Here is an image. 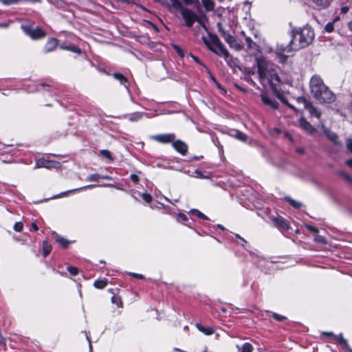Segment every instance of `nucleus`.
Returning a JSON list of instances; mask_svg holds the SVG:
<instances>
[{
  "label": "nucleus",
  "mask_w": 352,
  "mask_h": 352,
  "mask_svg": "<svg viewBox=\"0 0 352 352\" xmlns=\"http://www.w3.org/2000/svg\"><path fill=\"white\" fill-rule=\"evenodd\" d=\"M322 335L332 337L335 340L338 342L344 349L346 350L349 349V346L347 343V341L343 338L342 334L336 336L334 335L332 332H323Z\"/></svg>",
  "instance_id": "10"
},
{
  "label": "nucleus",
  "mask_w": 352,
  "mask_h": 352,
  "mask_svg": "<svg viewBox=\"0 0 352 352\" xmlns=\"http://www.w3.org/2000/svg\"><path fill=\"white\" fill-rule=\"evenodd\" d=\"M245 41H246V43L248 44V47L249 49H256V47H257L256 44L253 42V41L252 40V38L249 36H246L245 37Z\"/></svg>",
  "instance_id": "34"
},
{
  "label": "nucleus",
  "mask_w": 352,
  "mask_h": 352,
  "mask_svg": "<svg viewBox=\"0 0 352 352\" xmlns=\"http://www.w3.org/2000/svg\"><path fill=\"white\" fill-rule=\"evenodd\" d=\"M349 29L352 32V21L348 23Z\"/></svg>",
  "instance_id": "59"
},
{
  "label": "nucleus",
  "mask_w": 352,
  "mask_h": 352,
  "mask_svg": "<svg viewBox=\"0 0 352 352\" xmlns=\"http://www.w3.org/2000/svg\"><path fill=\"white\" fill-rule=\"evenodd\" d=\"M131 275L137 278H143V276L140 274L131 273Z\"/></svg>",
  "instance_id": "51"
},
{
  "label": "nucleus",
  "mask_w": 352,
  "mask_h": 352,
  "mask_svg": "<svg viewBox=\"0 0 352 352\" xmlns=\"http://www.w3.org/2000/svg\"><path fill=\"white\" fill-rule=\"evenodd\" d=\"M100 178H102V179H109V177H108L107 175H100Z\"/></svg>",
  "instance_id": "61"
},
{
  "label": "nucleus",
  "mask_w": 352,
  "mask_h": 352,
  "mask_svg": "<svg viewBox=\"0 0 352 352\" xmlns=\"http://www.w3.org/2000/svg\"><path fill=\"white\" fill-rule=\"evenodd\" d=\"M86 337H87V339L88 342H89V349H90V351H91V350H92V346H91V342H90V340H89V336H88V335H87V334L86 335Z\"/></svg>",
  "instance_id": "56"
},
{
  "label": "nucleus",
  "mask_w": 352,
  "mask_h": 352,
  "mask_svg": "<svg viewBox=\"0 0 352 352\" xmlns=\"http://www.w3.org/2000/svg\"><path fill=\"white\" fill-rule=\"evenodd\" d=\"M32 230L34 231H37L38 230V228L35 223H32Z\"/></svg>",
  "instance_id": "52"
},
{
  "label": "nucleus",
  "mask_w": 352,
  "mask_h": 352,
  "mask_svg": "<svg viewBox=\"0 0 352 352\" xmlns=\"http://www.w3.org/2000/svg\"><path fill=\"white\" fill-rule=\"evenodd\" d=\"M324 133L326 135V137L332 142H333L336 145H340L341 142H340L338 137L336 133L334 132L325 129L324 130Z\"/></svg>",
  "instance_id": "16"
},
{
  "label": "nucleus",
  "mask_w": 352,
  "mask_h": 352,
  "mask_svg": "<svg viewBox=\"0 0 352 352\" xmlns=\"http://www.w3.org/2000/svg\"><path fill=\"white\" fill-rule=\"evenodd\" d=\"M21 29L33 40L41 39L46 36V33L38 27H36L35 29H32L31 26L29 25H22Z\"/></svg>",
  "instance_id": "6"
},
{
  "label": "nucleus",
  "mask_w": 352,
  "mask_h": 352,
  "mask_svg": "<svg viewBox=\"0 0 352 352\" xmlns=\"http://www.w3.org/2000/svg\"><path fill=\"white\" fill-rule=\"evenodd\" d=\"M324 29L327 32H333L334 28H333V22H329L328 23L325 27H324Z\"/></svg>",
  "instance_id": "41"
},
{
  "label": "nucleus",
  "mask_w": 352,
  "mask_h": 352,
  "mask_svg": "<svg viewBox=\"0 0 352 352\" xmlns=\"http://www.w3.org/2000/svg\"><path fill=\"white\" fill-rule=\"evenodd\" d=\"M256 62L261 80H267L277 98H278L283 104L288 105L292 109H294L275 88L276 85L280 82V78L276 70V66L262 56L257 58Z\"/></svg>",
  "instance_id": "1"
},
{
  "label": "nucleus",
  "mask_w": 352,
  "mask_h": 352,
  "mask_svg": "<svg viewBox=\"0 0 352 352\" xmlns=\"http://www.w3.org/2000/svg\"><path fill=\"white\" fill-rule=\"evenodd\" d=\"M290 36L292 39L283 51H296L308 46L313 42L315 34L311 27L306 25L303 27L292 28Z\"/></svg>",
  "instance_id": "3"
},
{
  "label": "nucleus",
  "mask_w": 352,
  "mask_h": 352,
  "mask_svg": "<svg viewBox=\"0 0 352 352\" xmlns=\"http://www.w3.org/2000/svg\"><path fill=\"white\" fill-rule=\"evenodd\" d=\"M171 6L173 8L177 10H182L184 7L182 6L181 2L179 0H170Z\"/></svg>",
  "instance_id": "32"
},
{
  "label": "nucleus",
  "mask_w": 352,
  "mask_h": 352,
  "mask_svg": "<svg viewBox=\"0 0 352 352\" xmlns=\"http://www.w3.org/2000/svg\"><path fill=\"white\" fill-rule=\"evenodd\" d=\"M195 173L196 174V176L199 178H204V179H208L210 178L209 175H204L199 170H195Z\"/></svg>",
  "instance_id": "43"
},
{
  "label": "nucleus",
  "mask_w": 352,
  "mask_h": 352,
  "mask_svg": "<svg viewBox=\"0 0 352 352\" xmlns=\"http://www.w3.org/2000/svg\"><path fill=\"white\" fill-rule=\"evenodd\" d=\"M239 352H252L253 346L251 344L246 342L243 344L241 347L237 346Z\"/></svg>",
  "instance_id": "25"
},
{
  "label": "nucleus",
  "mask_w": 352,
  "mask_h": 352,
  "mask_svg": "<svg viewBox=\"0 0 352 352\" xmlns=\"http://www.w3.org/2000/svg\"><path fill=\"white\" fill-rule=\"evenodd\" d=\"M208 39H207L206 37L201 38L204 44L212 52L217 56H220V53L217 50H215V47L216 45H219L221 47V41L215 34L208 33Z\"/></svg>",
  "instance_id": "7"
},
{
  "label": "nucleus",
  "mask_w": 352,
  "mask_h": 352,
  "mask_svg": "<svg viewBox=\"0 0 352 352\" xmlns=\"http://www.w3.org/2000/svg\"><path fill=\"white\" fill-rule=\"evenodd\" d=\"M306 228L309 231H310L312 233L317 234L318 232V230L312 226L307 225Z\"/></svg>",
  "instance_id": "45"
},
{
  "label": "nucleus",
  "mask_w": 352,
  "mask_h": 352,
  "mask_svg": "<svg viewBox=\"0 0 352 352\" xmlns=\"http://www.w3.org/2000/svg\"><path fill=\"white\" fill-rule=\"evenodd\" d=\"M131 179L134 183H137L139 180L138 177L136 175H131Z\"/></svg>",
  "instance_id": "49"
},
{
  "label": "nucleus",
  "mask_w": 352,
  "mask_h": 352,
  "mask_svg": "<svg viewBox=\"0 0 352 352\" xmlns=\"http://www.w3.org/2000/svg\"><path fill=\"white\" fill-rule=\"evenodd\" d=\"M57 241L65 248H67L69 244V242L63 238L57 239Z\"/></svg>",
  "instance_id": "39"
},
{
  "label": "nucleus",
  "mask_w": 352,
  "mask_h": 352,
  "mask_svg": "<svg viewBox=\"0 0 352 352\" xmlns=\"http://www.w3.org/2000/svg\"><path fill=\"white\" fill-rule=\"evenodd\" d=\"M300 126L309 133L315 132L316 129L314 127L308 122L305 118H302L299 120Z\"/></svg>",
  "instance_id": "19"
},
{
  "label": "nucleus",
  "mask_w": 352,
  "mask_h": 352,
  "mask_svg": "<svg viewBox=\"0 0 352 352\" xmlns=\"http://www.w3.org/2000/svg\"><path fill=\"white\" fill-rule=\"evenodd\" d=\"M192 58L195 61H196L198 64L202 65L201 63L199 61V58L195 56H192Z\"/></svg>",
  "instance_id": "54"
},
{
  "label": "nucleus",
  "mask_w": 352,
  "mask_h": 352,
  "mask_svg": "<svg viewBox=\"0 0 352 352\" xmlns=\"http://www.w3.org/2000/svg\"><path fill=\"white\" fill-rule=\"evenodd\" d=\"M144 114L142 112H135V113H131L129 116V120L131 122H135V121H138V120L142 119V118L144 116Z\"/></svg>",
  "instance_id": "24"
},
{
  "label": "nucleus",
  "mask_w": 352,
  "mask_h": 352,
  "mask_svg": "<svg viewBox=\"0 0 352 352\" xmlns=\"http://www.w3.org/2000/svg\"><path fill=\"white\" fill-rule=\"evenodd\" d=\"M94 285L98 289H103L107 285V281L98 280L94 282Z\"/></svg>",
  "instance_id": "31"
},
{
  "label": "nucleus",
  "mask_w": 352,
  "mask_h": 352,
  "mask_svg": "<svg viewBox=\"0 0 352 352\" xmlns=\"http://www.w3.org/2000/svg\"><path fill=\"white\" fill-rule=\"evenodd\" d=\"M59 164L56 162L48 161L45 160H39L36 163V168H58Z\"/></svg>",
  "instance_id": "12"
},
{
  "label": "nucleus",
  "mask_w": 352,
  "mask_h": 352,
  "mask_svg": "<svg viewBox=\"0 0 352 352\" xmlns=\"http://www.w3.org/2000/svg\"><path fill=\"white\" fill-rule=\"evenodd\" d=\"M111 301L113 303L117 305L118 307H121L122 306V300L120 297L112 296Z\"/></svg>",
  "instance_id": "35"
},
{
  "label": "nucleus",
  "mask_w": 352,
  "mask_h": 352,
  "mask_svg": "<svg viewBox=\"0 0 352 352\" xmlns=\"http://www.w3.org/2000/svg\"><path fill=\"white\" fill-rule=\"evenodd\" d=\"M186 4H192L193 3L192 0H184Z\"/></svg>",
  "instance_id": "57"
},
{
  "label": "nucleus",
  "mask_w": 352,
  "mask_h": 352,
  "mask_svg": "<svg viewBox=\"0 0 352 352\" xmlns=\"http://www.w3.org/2000/svg\"><path fill=\"white\" fill-rule=\"evenodd\" d=\"M20 0H0V2L4 5L9 6L12 4L16 3Z\"/></svg>",
  "instance_id": "37"
},
{
  "label": "nucleus",
  "mask_w": 352,
  "mask_h": 352,
  "mask_svg": "<svg viewBox=\"0 0 352 352\" xmlns=\"http://www.w3.org/2000/svg\"><path fill=\"white\" fill-rule=\"evenodd\" d=\"M113 76L116 79L120 81V84L123 85L126 88L128 87L127 79L122 74L115 73Z\"/></svg>",
  "instance_id": "23"
},
{
  "label": "nucleus",
  "mask_w": 352,
  "mask_h": 352,
  "mask_svg": "<svg viewBox=\"0 0 352 352\" xmlns=\"http://www.w3.org/2000/svg\"><path fill=\"white\" fill-rule=\"evenodd\" d=\"M195 327L197 328L199 331H200L205 335L209 336L214 333V329L212 327H204L199 323H196Z\"/></svg>",
  "instance_id": "21"
},
{
  "label": "nucleus",
  "mask_w": 352,
  "mask_h": 352,
  "mask_svg": "<svg viewBox=\"0 0 352 352\" xmlns=\"http://www.w3.org/2000/svg\"><path fill=\"white\" fill-rule=\"evenodd\" d=\"M63 48L65 49V50L73 52L76 53V54H80L81 52L80 49L79 47H78L77 46L74 45H68V46L63 47Z\"/></svg>",
  "instance_id": "30"
},
{
  "label": "nucleus",
  "mask_w": 352,
  "mask_h": 352,
  "mask_svg": "<svg viewBox=\"0 0 352 352\" xmlns=\"http://www.w3.org/2000/svg\"><path fill=\"white\" fill-rule=\"evenodd\" d=\"M173 146L176 151H177L179 153L183 155H184L186 153L188 148L187 145L180 140L173 142Z\"/></svg>",
  "instance_id": "17"
},
{
  "label": "nucleus",
  "mask_w": 352,
  "mask_h": 352,
  "mask_svg": "<svg viewBox=\"0 0 352 352\" xmlns=\"http://www.w3.org/2000/svg\"><path fill=\"white\" fill-rule=\"evenodd\" d=\"M217 26L221 36L225 39L230 34L223 28L221 22H218Z\"/></svg>",
  "instance_id": "27"
},
{
  "label": "nucleus",
  "mask_w": 352,
  "mask_h": 352,
  "mask_svg": "<svg viewBox=\"0 0 352 352\" xmlns=\"http://www.w3.org/2000/svg\"><path fill=\"white\" fill-rule=\"evenodd\" d=\"M58 45V41L56 38H50L48 39L47 43L45 44L43 51L45 53L50 52L54 51Z\"/></svg>",
  "instance_id": "14"
},
{
  "label": "nucleus",
  "mask_w": 352,
  "mask_h": 352,
  "mask_svg": "<svg viewBox=\"0 0 352 352\" xmlns=\"http://www.w3.org/2000/svg\"><path fill=\"white\" fill-rule=\"evenodd\" d=\"M234 137L236 138H237L238 140H241L243 142H245L247 140L246 135L241 131H236V133L234 134Z\"/></svg>",
  "instance_id": "33"
},
{
  "label": "nucleus",
  "mask_w": 352,
  "mask_h": 352,
  "mask_svg": "<svg viewBox=\"0 0 352 352\" xmlns=\"http://www.w3.org/2000/svg\"><path fill=\"white\" fill-rule=\"evenodd\" d=\"M349 10V8L348 6H342L340 9V12L342 14H346Z\"/></svg>",
  "instance_id": "47"
},
{
  "label": "nucleus",
  "mask_w": 352,
  "mask_h": 352,
  "mask_svg": "<svg viewBox=\"0 0 352 352\" xmlns=\"http://www.w3.org/2000/svg\"><path fill=\"white\" fill-rule=\"evenodd\" d=\"M347 148L352 152V140H349L346 144Z\"/></svg>",
  "instance_id": "48"
},
{
  "label": "nucleus",
  "mask_w": 352,
  "mask_h": 352,
  "mask_svg": "<svg viewBox=\"0 0 352 352\" xmlns=\"http://www.w3.org/2000/svg\"><path fill=\"white\" fill-rule=\"evenodd\" d=\"M52 251V246L47 241L43 243V254L44 257H46Z\"/></svg>",
  "instance_id": "26"
},
{
  "label": "nucleus",
  "mask_w": 352,
  "mask_h": 352,
  "mask_svg": "<svg viewBox=\"0 0 352 352\" xmlns=\"http://www.w3.org/2000/svg\"><path fill=\"white\" fill-rule=\"evenodd\" d=\"M190 213L193 215H195L197 217H198L199 218L201 219H204V220H208V217L207 216H206L204 214H203L202 212H201L199 210H197V209H192L190 210Z\"/></svg>",
  "instance_id": "28"
},
{
  "label": "nucleus",
  "mask_w": 352,
  "mask_h": 352,
  "mask_svg": "<svg viewBox=\"0 0 352 352\" xmlns=\"http://www.w3.org/2000/svg\"><path fill=\"white\" fill-rule=\"evenodd\" d=\"M142 197L147 203H150L152 200V197L148 193H143Z\"/></svg>",
  "instance_id": "42"
},
{
  "label": "nucleus",
  "mask_w": 352,
  "mask_h": 352,
  "mask_svg": "<svg viewBox=\"0 0 352 352\" xmlns=\"http://www.w3.org/2000/svg\"><path fill=\"white\" fill-rule=\"evenodd\" d=\"M100 155L107 159H111V152L108 150L100 151Z\"/></svg>",
  "instance_id": "38"
},
{
  "label": "nucleus",
  "mask_w": 352,
  "mask_h": 352,
  "mask_svg": "<svg viewBox=\"0 0 352 352\" xmlns=\"http://www.w3.org/2000/svg\"><path fill=\"white\" fill-rule=\"evenodd\" d=\"M201 3L206 11H212L214 8V3L212 0H201Z\"/></svg>",
  "instance_id": "22"
},
{
  "label": "nucleus",
  "mask_w": 352,
  "mask_h": 352,
  "mask_svg": "<svg viewBox=\"0 0 352 352\" xmlns=\"http://www.w3.org/2000/svg\"><path fill=\"white\" fill-rule=\"evenodd\" d=\"M272 219L276 226L285 230H288L289 229V225L283 217H273Z\"/></svg>",
  "instance_id": "15"
},
{
  "label": "nucleus",
  "mask_w": 352,
  "mask_h": 352,
  "mask_svg": "<svg viewBox=\"0 0 352 352\" xmlns=\"http://www.w3.org/2000/svg\"><path fill=\"white\" fill-rule=\"evenodd\" d=\"M310 91L320 103L330 104L336 100L335 94L324 84L321 78L314 76L310 80Z\"/></svg>",
  "instance_id": "4"
},
{
  "label": "nucleus",
  "mask_w": 352,
  "mask_h": 352,
  "mask_svg": "<svg viewBox=\"0 0 352 352\" xmlns=\"http://www.w3.org/2000/svg\"><path fill=\"white\" fill-rule=\"evenodd\" d=\"M175 135L173 133H166L162 135H157L153 137V138L160 143H168L173 142L175 140Z\"/></svg>",
  "instance_id": "11"
},
{
  "label": "nucleus",
  "mask_w": 352,
  "mask_h": 352,
  "mask_svg": "<svg viewBox=\"0 0 352 352\" xmlns=\"http://www.w3.org/2000/svg\"><path fill=\"white\" fill-rule=\"evenodd\" d=\"M100 175L98 174H92L88 177L87 179L89 181H96L100 178Z\"/></svg>",
  "instance_id": "44"
},
{
  "label": "nucleus",
  "mask_w": 352,
  "mask_h": 352,
  "mask_svg": "<svg viewBox=\"0 0 352 352\" xmlns=\"http://www.w3.org/2000/svg\"><path fill=\"white\" fill-rule=\"evenodd\" d=\"M346 179H348L349 181H351V178L349 176V175H346L345 176Z\"/></svg>",
  "instance_id": "64"
},
{
  "label": "nucleus",
  "mask_w": 352,
  "mask_h": 352,
  "mask_svg": "<svg viewBox=\"0 0 352 352\" xmlns=\"http://www.w3.org/2000/svg\"><path fill=\"white\" fill-rule=\"evenodd\" d=\"M224 40L231 48H233L237 51H241L243 48V44L234 36L230 34H229Z\"/></svg>",
  "instance_id": "9"
},
{
  "label": "nucleus",
  "mask_w": 352,
  "mask_h": 352,
  "mask_svg": "<svg viewBox=\"0 0 352 352\" xmlns=\"http://www.w3.org/2000/svg\"><path fill=\"white\" fill-rule=\"evenodd\" d=\"M261 100L263 102L271 107L272 108L276 109L278 108V103L275 101L271 99L268 96H267L265 94H262L261 95Z\"/></svg>",
  "instance_id": "18"
},
{
  "label": "nucleus",
  "mask_w": 352,
  "mask_h": 352,
  "mask_svg": "<svg viewBox=\"0 0 352 352\" xmlns=\"http://www.w3.org/2000/svg\"><path fill=\"white\" fill-rule=\"evenodd\" d=\"M178 217L180 218L183 221H186L187 220L186 215L183 214V213H179V215H178Z\"/></svg>",
  "instance_id": "50"
},
{
  "label": "nucleus",
  "mask_w": 352,
  "mask_h": 352,
  "mask_svg": "<svg viewBox=\"0 0 352 352\" xmlns=\"http://www.w3.org/2000/svg\"><path fill=\"white\" fill-rule=\"evenodd\" d=\"M256 62L261 80H267L277 98H278L283 104L288 105L292 109H294L275 88L276 85L280 82V78L276 70V66L262 56L257 58Z\"/></svg>",
  "instance_id": "2"
},
{
  "label": "nucleus",
  "mask_w": 352,
  "mask_h": 352,
  "mask_svg": "<svg viewBox=\"0 0 352 352\" xmlns=\"http://www.w3.org/2000/svg\"><path fill=\"white\" fill-rule=\"evenodd\" d=\"M286 200L289 202V204L292 206L294 208H300L301 206H302V204L294 200V199H292L289 197H287L286 198Z\"/></svg>",
  "instance_id": "29"
},
{
  "label": "nucleus",
  "mask_w": 352,
  "mask_h": 352,
  "mask_svg": "<svg viewBox=\"0 0 352 352\" xmlns=\"http://www.w3.org/2000/svg\"><path fill=\"white\" fill-rule=\"evenodd\" d=\"M157 116V113H154L152 115H148V117H154V116Z\"/></svg>",
  "instance_id": "62"
},
{
  "label": "nucleus",
  "mask_w": 352,
  "mask_h": 352,
  "mask_svg": "<svg viewBox=\"0 0 352 352\" xmlns=\"http://www.w3.org/2000/svg\"><path fill=\"white\" fill-rule=\"evenodd\" d=\"M180 12L187 27L191 28L195 21L200 22L199 17L192 10L183 8Z\"/></svg>",
  "instance_id": "5"
},
{
  "label": "nucleus",
  "mask_w": 352,
  "mask_h": 352,
  "mask_svg": "<svg viewBox=\"0 0 352 352\" xmlns=\"http://www.w3.org/2000/svg\"><path fill=\"white\" fill-rule=\"evenodd\" d=\"M298 101L304 104L305 108L309 111L311 116H315L317 118H319L320 117V116H321L320 111H318L316 107H314L305 98H298Z\"/></svg>",
  "instance_id": "8"
},
{
  "label": "nucleus",
  "mask_w": 352,
  "mask_h": 352,
  "mask_svg": "<svg viewBox=\"0 0 352 352\" xmlns=\"http://www.w3.org/2000/svg\"><path fill=\"white\" fill-rule=\"evenodd\" d=\"M23 225L21 222H16L14 226V230L16 232H21L23 229Z\"/></svg>",
  "instance_id": "40"
},
{
  "label": "nucleus",
  "mask_w": 352,
  "mask_h": 352,
  "mask_svg": "<svg viewBox=\"0 0 352 352\" xmlns=\"http://www.w3.org/2000/svg\"><path fill=\"white\" fill-rule=\"evenodd\" d=\"M177 52H178V54H179L181 56H183V55H184V54H183V53L182 52V51H181V50H177Z\"/></svg>",
  "instance_id": "63"
},
{
  "label": "nucleus",
  "mask_w": 352,
  "mask_h": 352,
  "mask_svg": "<svg viewBox=\"0 0 352 352\" xmlns=\"http://www.w3.org/2000/svg\"><path fill=\"white\" fill-rule=\"evenodd\" d=\"M217 226L220 230H225V228H224L222 225H221V224H218Z\"/></svg>",
  "instance_id": "60"
},
{
  "label": "nucleus",
  "mask_w": 352,
  "mask_h": 352,
  "mask_svg": "<svg viewBox=\"0 0 352 352\" xmlns=\"http://www.w3.org/2000/svg\"><path fill=\"white\" fill-rule=\"evenodd\" d=\"M272 317H273V318H274L275 320H278V321H282L285 319V316H280V315H279L278 314H275V313L273 314Z\"/></svg>",
  "instance_id": "46"
},
{
  "label": "nucleus",
  "mask_w": 352,
  "mask_h": 352,
  "mask_svg": "<svg viewBox=\"0 0 352 352\" xmlns=\"http://www.w3.org/2000/svg\"><path fill=\"white\" fill-rule=\"evenodd\" d=\"M215 50H217L220 53V56H223L227 63L229 62L228 59L230 57V54L221 42V47L219 45H216Z\"/></svg>",
  "instance_id": "20"
},
{
  "label": "nucleus",
  "mask_w": 352,
  "mask_h": 352,
  "mask_svg": "<svg viewBox=\"0 0 352 352\" xmlns=\"http://www.w3.org/2000/svg\"><path fill=\"white\" fill-rule=\"evenodd\" d=\"M346 165H348L349 166H350L351 168H352V159H351V160H348L346 162Z\"/></svg>",
  "instance_id": "55"
},
{
  "label": "nucleus",
  "mask_w": 352,
  "mask_h": 352,
  "mask_svg": "<svg viewBox=\"0 0 352 352\" xmlns=\"http://www.w3.org/2000/svg\"><path fill=\"white\" fill-rule=\"evenodd\" d=\"M198 23L200 24V25H201V27H202L203 28H204L205 30H206V25L203 23V22L201 21V19H200V22H198Z\"/></svg>",
  "instance_id": "58"
},
{
  "label": "nucleus",
  "mask_w": 352,
  "mask_h": 352,
  "mask_svg": "<svg viewBox=\"0 0 352 352\" xmlns=\"http://www.w3.org/2000/svg\"><path fill=\"white\" fill-rule=\"evenodd\" d=\"M95 186L94 185H89V186H84V187H82V188H77L76 190H82V189H87V188H92Z\"/></svg>",
  "instance_id": "53"
},
{
  "label": "nucleus",
  "mask_w": 352,
  "mask_h": 352,
  "mask_svg": "<svg viewBox=\"0 0 352 352\" xmlns=\"http://www.w3.org/2000/svg\"><path fill=\"white\" fill-rule=\"evenodd\" d=\"M314 8L322 10L327 8L331 3L332 0H311Z\"/></svg>",
  "instance_id": "13"
},
{
  "label": "nucleus",
  "mask_w": 352,
  "mask_h": 352,
  "mask_svg": "<svg viewBox=\"0 0 352 352\" xmlns=\"http://www.w3.org/2000/svg\"><path fill=\"white\" fill-rule=\"evenodd\" d=\"M67 270L72 276H76L78 274V270L76 267L69 266Z\"/></svg>",
  "instance_id": "36"
}]
</instances>
